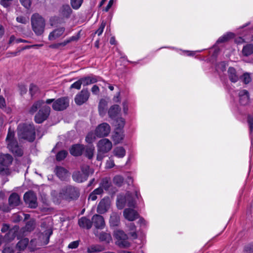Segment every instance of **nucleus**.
Segmentation results:
<instances>
[{"mask_svg":"<svg viewBox=\"0 0 253 253\" xmlns=\"http://www.w3.org/2000/svg\"><path fill=\"white\" fill-rule=\"evenodd\" d=\"M19 139L33 142L36 138V130L33 124L21 123L17 126Z\"/></svg>","mask_w":253,"mask_h":253,"instance_id":"1","label":"nucleus"},{"mask_svg":"<svg viewBox=\"0 0 253 253\" xmlns=\"http://www.w3.org/2000/svg\"><path fill=\"white\" fill-rule=\"evenodd\" d=\"M7 148L15 157H22L23 155V148L20 145L15 137V132L9 128L5 139Z\"/></svg>","mask_w":253,"mask_h":253,"instance_id":"2","label":"nucleus"},{"mask_svg":"<svg viewBox=\"0 0 253 253\" xmlns=\"http://www.w3.org/2000/svg\"><path fill=\"white\" fill-rule=\"evenodd\" d=\"M59 195L60 197L67 200H76L79 197L80 193L77 187L72 185H67L60 190Z\"/></svg>","mask_w":253,"mask_h":253,"instance_id":"3","label":"nucleus"},{"mask_svg":"<svg viewBox=\"0 0 253 253\" xmlns=\"http://www.w3.org/2000/svg\"><path fill=\"white\" fill-rule=\"evenodd\" d=\"M97 155L96 159L97 161H102L105 157V154L109 152L112 148V143L107 138H102L97 144Z\"/></svg>","mask_w":253,"mask_h":253,"instance_id":"4","label":"nucleus"},{"mask_svg":"<svg viewBox=\"0 0 253 253\" xmlns=\"http://www.w3.org/2000/svg\"><path fill=\"white\" fill-rule=\"evenodd\" d=\"M31 24L33 30L36 35L40 36L43 33L45 20L39 14L35 13L32 16Z\"/></svg>","mask_w":253,"mask_h":253,"instance_id":"5","label":"nucleus"},{"mask_svg":"<svg viewBox=\"0 0 253 253\" xmlns=\"http://www.w3.org/2000/svg\"><path fill=\"white\" fill-rule=\"evenodd\" d=\"M45 103L50 104L52 103V108L55 111H61L66 109L69 105V99L67 97H62L55 99H47Z\"/></svg>","mask_w":253,"mask_h":253,"instance_id":"6","label":"nucleus"},{"mask_svg":"<svg viewBox=\"0 0 253 253\" xmlns=\"http://www.w3.org/2000/svg\"><path fill=\"white\" fill-rule=\"evenodd\" d=\"M81 171H75L72 175L73 179L78 183L86 181L89 174V167L87 165L82 166Z\"/></svg>","mask_w":253,"mask_h":253,"instance_id":"7","label":"nucleus"},{"mask_svg":"<svg viewBox=\"0 0 253 253\" xmlns=\"http://www.w3.org/2000/svg\"><path fill=\"white\" fill-rule=\"evenodd\" d=\"M114 236L116 239V244L119 247L128 248L130 246V243L127 241V235L123 230L115 231Z\"/></svg>","mask_w":253,"mask_h":253,"instance_id":"8","label":"nucleus"},{"mask_svg":"<svg viewBox=\"0 0 253 253\" xmlns=\"http://www.w3.org/2000/svg\"><path fill=\"white\" fill-rule=\"evenodd\" d=\"M50 107L47 105H43L35 116V121L36 123L41 124L46 120L50 113Z\"/></svg>","mask_w":253,"mask_h":253,"instance_id":"9","label":"nucleus"},{"mask_svg":"<svg viewBox=\"0 0 253 253\" xmlns=\"http://www.w3.org/2000/svg\"><path fill=\"white\" fill-rule=\"evenodd\" d=\"M23 198L26 204L30 208L35 209L38 207L37 195L34 191L30 190L26 192Z\"/></svg>","mask_w":253,"mask_h":253,"instance_id":"10","label":"nucleus"},{"mask_svg":"<svg viewBox=\"0 0 253 253\" xmlns=\"http://www.w3.org/2000/svg\"><path fill=\"white\" fill-rule=\"evenodd\" d=\"M90 93L87 88L83 89L75 97V102L78 105H82L86 102L89 97Z\"/></svg>","mask_w":253,"mask_h":253,"instance_id":"11","label":"nucleus"},{"mask_svg":"<svg viewBox=\"0 0 253 253\" xmlns=\"http://www.w3.org/2000/svg\"><path fill=\"white\" fill-rule=\"evenodd\" d=\"M110 132V126L106 123H103L96 128L95 134L98 137H103L107 136Z\"/></svg>","mask_w":253,"mask_h":253,"instance_id":"12","label":"nucleus"},{"mask_svg":"<svg viewBox=\"0 0 253 253\" xmlns=\"http://www.w3.org/2000/svg\"><path fill=\"white\" fill-rule=\"evenodd\" d=\"M110 206V201L108 197H105L100 201L97 208V212L99 214H104L109 210Z\"/></svg>","mask_w":253,"mask_h":253,"instance_id":"13","label":"nucleus"},{"mask_svg":"<svg viewBox=\"0 0 253 253\" xmlns=\"http://www.w3.org/2000/svg\"><path fill=\"white\" fill-rule=\"evenodd\" d=\"M92 225H93L95 228L102 229L105 226V222L103 217L100 215L95 214L91 218Z\"/></svg>","mask_w":253,"mask_h":253,"instance_id":"14","label":"nucleus"},{"mask_svg":"<svg viewBox=\"0 0 253 253\" xmlns=\"http://www.w3.org/2000/svg\"><path fill=\"white\" fill-rule=\"evenodd\" d=\"M123 213L125 218L131 221L135 220L139 217V214L136 211L129 208L125 209Z\"/></svg>","mask_w":253,"mask_h":253,"instance_id":"15","label":"nucleus"},{"mask_svg":"<svg viewBox=\"0 0 253 253\" xmlns=\"http://www.w3.org/2000/svg\"><path fill=\"white\" fill-rule=\"evenodd\" d=\"M21 200L19 195L16 193H12L8 198V205L10 207L14 208L20 205Z\"/></svg>","mask_w":253,"mask_h":253,"instance_id":"16","label":"nucleus"},{"mask_svg":"<svg viewBox=\"0 0 253 253\" xmlns=\"http://www.w3.org/2000/svg\"><path fill=\"white\" fill-rule=\"evenodd\" d=\"M239 102L241 105L246 106L250 102V94L248 90L243 89L239 91Z\"/></svg>","mask_w":253,"mask_h":253,"instance_id":"17","label":"nucleus"},{"mask_svg":"<svg viewBox=\"0 0 253 253\" xmlns=\"http://www.w3.org/2000/svg\"><path fill=\"white\" fill-rule=\"evenodd\" d=\"M84 150V145L80 144L73 145L69 149L70 154L76 157L81 156Z\"/></svg>","mask_w":253,"mask_h":253,"instance_id":"18","label":"nucleus"},{"mask_svg":"<svg viewBox=\"0 0 253 253\" xmlns=\"http://www.w3.org/2000/svg\"><path fill=\"white\" fill-rule=\"evenodd\" d=\"M227 73L229 79L232 83H235L237 82L240 79V76L234 67H229Z\"/></svg>","mask_w":253,"mask_h":253,"instance_id":"19","label":"nucleus"},{"mask_svg":"<svg viewBox=\"0 0 253 253\" xmlns=\"http://www.w3.org/2000/svg\"><path fill=\"white\" fill-rule=\"evenodd\" d=\"M65 31V28L63 27H60L54 29L50 33L48 36V40L52 41L61 37Z\"/></svg>","mask_w":253,"mask_h":253,"instance_id":"20","label":"nucleus"},{"mask_svg":"<svg viewBox=\"0 0 253 253\" xmlns=\"http://www.w3.org/2000/svg\"><path fill=\"white\" fill-rule=\"evenodd\" d=\"M110 225L111 227H116L120 223V214L117 212H112L109 219Z\"/></svg>","mask_w":253,"mask_h":253,"instance_id":"21","label":"nucleus"},{"mask_svg":"<svg viewBox=\"0 0 253 253\" xmlns=\"http://www.w3.org/2000/svg\"><path fill=\"white\" fill-rule=\"evenodd\" d=\"M121 109L118 105H113L109 108L108 113L109 117L116 119L121 112Z\"/></svg>","mask_w":253,"mask_h":253,"instance_id":"22","label":"nucleus"},{"mask_svg":"<svg viewBox=\"0 0 253 253\" xmlns=\"http://www.w3.org/2000/svg\"><path fill=\"white\" fill-rule=\"evenodd\" d=\"M54 172L57 176L61 180H64L66 177L68 170L61 166H56Z\"/></svg>","mask_w":253,"mask_h":253,"instance_id":"23","label":"nucleus"},{"mask_svg":"<svg viewBox=\"0 0 253 253\" xmlns=\"http://www.w3.org/2000/svg\"><path fill=\"white\" fill-rule=\"evenodd\" d=\"M13 161V158L10 154L0 155V164L8 168Z\"/></svg>","mask_w":253,"mask_h":253,"instance_id":"24","label":"nucleus"},{"mask_svg":"<svg viewBox=\"0 0 253 253\" xmlns=\"http://www.w3.org/2000/svg\"><path fill=\"white\" fill-rule=\"evenodd\" d=\"M99 186L103 190L109 191L112 186V181L110 177H105L101 179Z\"/></svg>","mask_w":253,"mask_h":253,"instance_id":"25","label":"nucleus"},{"mask_svg":"<svg viewBox=\"0 0 253 253\" xmlns=\"http://www.w3.org/2000/svg\"><path fill=\"white\" fill-rule=\"evenodd\" d=\"M78 224L80 227L86 229H89L92 227L91 220L85 216L82 217L79 219Z\"/></svg>","mask_w":253,"mask_h":253,"instance_id":"26","label":"nucleus"},{"mask_svg":"<svg viewBox=\"0 0 253 253\" xmlns=\"http://www.w3.org/2000/svg\"><path fill=\"white\" fill-rule=\"evenodd\" d=\"M18 227H14L8 230V232L4 235V239L6 241L10 242L13 240L17 235Z\"/></svg>","mask_w":253,"mask_h":253,"instance_id":"27","label":"nucleus"},{"mask_svg":"<svg viewBox=\"0 0 253 253\" xmlns=\"http://www.w3.org/2000/svg\"><path fill=\"white\" fill-rule=\"evenodd\" d=\"M83 86H86L90 84L95 83L97 82L96 77L92 75L80 78Z\"/></svg>","mask_w":253,"mask_h":253,"instance_id":"28","label":"nucleus"},{"mask_svg":"<svg viewBox=\"0 0 253 253\" xmlns=\"http://www.w3.org/2000/svg\"><path fill=\"white\" fill-rule=\"evenodd\" d=\"M44 103V102L42 100H39L35 102L29 109V112L31 114H34L43 106Z\"/></svg>","mask_w":253,"mask_h":253,"instance_id":"29","label":"nucleus"},{"mask_svg":"<svg viewBox=\"0 0 253 253\" xmlns=\"http://www.w3.org/2000/svg\"><path fill=\"white\" fill-rule=\"evenodd\" d=\"M107 106V102L104 99H101L98 104L99 114L101 116H104L106 114Z\"/></svg>","mask_w":253,"mask_h":253,"instance_id":"30","label":"nucleus"},{"mask_svg":"<svg viewBox=\"0 0 253 253\" xmlns=\"http://www.w3.org/2000/svg\"><path fill=\"white\" fill-rule=\"evenodd\" d=\"M253 53V44L251 43L247 44L243 46L242 54L245 56H249Z\"/></svg>","mask_w":253,"mask_h":253,"instance_id":"31","label":"nucleus"},{"mask_svg":"<svg viewBox=\"0 0 253 253\" xmlns=\"http://www.w3.org/2000/svg\"><path fill=\"white\" fill-rule=\"evenodd\" d=\"M234 36L235 34L234 33L232 32H228L226 34L223 35L222 36L220 37L218 39L216 42L218 43L224 42H225L229 41L230 39H233L234 38Z\"/></svg>","mask_w":253,"mask_h":253,"instance_id":"32","label":"nucleus"},{"mask_svg":"<svg viewBox=\"0 0 253 253\" xmlns=\"http://www.w3.org/2000/svg\"><path fill=\"white\" fill-rule=\"evenodd\" d=\"M113 153L118 158H123L126 155V150L123 147H117L114 149Z\"/></svg>","mask_w":253,"mask_h":253,"instance_id":"33","label":"nucleus"},{"mask_svg":"<svg viewBox=\"0 0 253 253\" xmlns=\"http://www.w3.org/2000/svg\"><path fill=\"white\" fill-rule=\"evenodd\" d=\"M126 198L127 206L129 207L134 208L136 203L132 197L131 193L129 192H127L126 193Z\"/></svg>","mask_w":253,"mask_h":253,"instance_id":"34","label":"nucleus"},{"mask_svg":"<svg viewBox=\"0 0 253 253\" xmlns=\"http://www.w3.org/2000/svg\"><path fill=\"white\" fill-rule=\"evenodd\" d=\"M72 10L68 4L63 5L61 8V13L65 17H69Z\"/></svg>","mask_w":253,"mask_h":253,"instance_id":"35","label":"nucleus"},{"mask_svg":"<svg viewBox=\"0 0 253 253\" xmlns=\"http://www.w3.org/2000/svg\"><path fill=\"white\" fill-rule=\"evenodd\" d=\"M124 136L123 133L117 131H115L114 134L112 135L113 140L115 144H118L123 139Z\"/></svg>","mask_w":253,"mask_h":253,"instance_id":"36","label":"nucleus"},{"mask_svg":"<svg viewBox=\"0 0 253 253\" xmlns=\"http://www.w3.org/2000/svg\"><path fill=\"white\" fill-rule=\"evenodd\" d=\"M94 147L92 146L87 147L85 150V156L89 160H91L94 155Z\"/></svg>","mask_w":253,"mask_h":253,"instance_id":"37","label":"nucleus"},{"mask_svg":"<svg viewBox=\"0 0 253 253\" xmlns=\"http://www.w3.org/2000/svg\"><path fill=\"white\" fill-rule=\"evenodd\" d=\"M124 181V179L123 177L120 175H115L113 179V183L118 187L122 186Z\"/></svg>","mask_w":253,"mask_h":253,"instance_id":"38","label":"nucleus"},{"mask_svg":"<svg viewBox=\"0 0 253 253\" xmlns=\"http://www.w3.org/2000/svg\"><path fill=\"white\" fill-rule=\"evenodd\" d=\"M99 239L102 241H106L107 243H109L110 241L111 240L112 238L110 234L102 232L99 235Z\"/></svg>","mask_w":253,"mask_h":253,"instance_id":"39","label":"nucleus"},{"mask_svg":"<svg viewBox=\"0 0 253 253\" xmlns=\"http://www.w3.org/2000/svg\"><path fill=\"white\" fill-rule=\"evenodd\" d=\"M104 248L99 245H92L87 248V253H92L103 251Z\"/></svg>","mask_w":253,"mask_h":253,"instance_id":"40","label":"nucleus"},{"mask_svg":"<svg viewBox=\"0 0 253 253\" xmlns=\"http://www.w3.org/2000/svg\"><path fill=\"white\" fill-rule=\"evenodd\" d=\"M29 243V240L25 238L19 241L17 244V247L21 250H24L27 246Z\"/></svg>","mask_w":253,"mask_h":253,"instance_id":"41","label":"nucleus"},{"mask_svg":"<svg viewBox=\"0 0 253 253\" xmlns=\"http://www.w3.org/2000/svg\"><path fill=\"white\" fill-rule=\"evenodd\" d=\"M126 203V198L121 197H118L117 200V206L118 209H122L125 206Z\"/></svg>","mask_w":253,"mask_h":253,"instance_id":"42","label":"nucleus"},{"mask_svg":"<svg viewBox=\"0 0 253 253\" xmlns=\"http://www.w3.org/2000/svg\"><path fill=\"white\" fill-rule=\"evenodd\" d=\"M68 153L66 150H61L57 153L56 156V159L57 161H61L64 160L67 156Z\"/></svg>","mask_w":253,"mask_h":253,"instance_id":"43","label":"nucleus"},{"mask_svg":"<svg viewBox=\"0 0 253 253\" xmlns=\"http://www.w3.org/2000/svg\"><path fill=\"white\" fill-rule=\"evenodd\" d=\"M39 89L37 85L31 84L30 85L29 92L32 97H34L39 92Z\"/></svg>","mask_w":253,"mask_h":253,"instance_id":"44","label":"nucleus"},{"mask_svg":"<svg viewBox=\"0 0 253 253\" xmlns=\"http://www.w3.org/2000/svg\"><path fill=\"white\" fill-rule=\"evenodd\" d=\"M84 0H70L71 5L74 9H78L82 5Z\"/></svg>","mask_w":253,"mask_h":253,"instance_id":"45","label":"nucleus"},{"mask_svg":"<svg viewBox=\"0 0 253 253\" xmlns=\"http://www.w3.org/2000/svg\"><path fill=\"white\" fill-rule=\"evenodd\" d=\"M240 79L242 80L245 84H248L252 81L250 74L248 73H244L242 76H240Z\"/></svg>","mask_w":253,"mask_h":253,"instance_id":"46","label":"nucleus"},{"mask_svg":"<svg viewBox=\"0 0 253 253\" xmlns=\"http://www.w3.org/2000/svg\"><path fill=\"white\" fill-rule=\"evenodd\" d=\"M14 0H0V4L6 9H9Z\"/></svg>","mask_w":253,"mask_h":253,"instance_id":"47","label":"nucleus"},{"mask_svg":"<svg viewBox=\"0 0 253 253\" xmlns=\"http://www.w3.org/2000/svg\"><path fill=\"white\" fill-rule=\"evenodd\" d=\"M227 64L225 61H221L218 63L216 65V69L217 70H220L221 72H224L226 70V67Z\"/></svg>","mask_w":253,"mask_h":253,"instance_id":"48","label":"nucleus"},{"mask_svg":"<svg viewBox=\"0 0 253 253\" xmlns=\"http://www.w3.org/2000/svg\"><path fill=\"white\" fill-rule=\"evenodd\" d=\"M52 233L53 231L51 228H48L43 232V235L46 238V244L49 242V238Z\"/></svg>","mask_w":253,"mask_h":253,"instance_id":"49","label":"nucleus"},{"mask_svg":"<svg viewBox=\"0 0 253 253\" xmlns=\"http://www.w3.org/2000/svg\"><path fill=\"white\" fill-rule=\"evenodd\" d=\"M21 5L27 9H29L32 5V0H19Z\"/></svg>","mask_w":253,"mask_h":253,"instance_id":"50","label":"nucleus"},{"mask_svg":"<svg viewBox=\"0 0 253 253\" xmlns=\"http://www.w3.org/2000/svg\"><path fill=\"white\" fill-rule=\"evenodd\" d=\"M26 230L28 231H31L35 228V222L33 220L28 221L26 224L25 227Z\"/></svg>","mask_w":253,"mask_h":253,"instance_id":"51","label":"nucleus"},{"mask_svg":"<svg viewBox=\"0 0 253 253\" xmlns=\"http://www.w3.org/2000/svg\"><path fill=\"white\" fill-rule=\"evenodd\" d=\"M247 122L249 126L250 133H252L253 131V115H248Z\"/></svg>","mask_w":253,"mask_h":253,"instance_id":"52","label":"nucleus"},{"mask_svg":"<svg viewBox=\"0 0 253 253\" xmlns=\"http://www.w3.org/2000/svg\"><path fill=\"white\" fill-rule=\"evenodd\" d=\"M95 137L93 133H88L85 137V141L89 143H92L95 140Z\"/></svg>","mask_w":253,"mask_h":253,"instance_id":"53","label":"nucleus"},{"mask_svg":"<svg viewBox=\"0 0 253 253\" xmlns=\"http://www.w3.org/2000/svg\"><path fill=\"white\" fill-rule=\"evenodd\" d=\"M9 173V169L0 164V174L2 175H8Z\"/></svg>","mask_w":253,"mask_h":253,"instance_id":"54","label":"nucleus"},{"mask_svg":"<svg viewBox=\"0 0 253 253\" xmlns=\"http://www.w3.org/2000/svg\"><path fill=\"white\" fill-rule=\"evenodd\" d=\"M116 123H117L118 126L116 128L117 130H120V131L124 126L125 125V120L124 119L121 118L118 120H117Z\"/></svg>","mask_w":253,"mask_h":253,"instance_id":"55","label":"nucleus"},{"mask_svg":"<svg viewBox=\"0 0 253 253\" xmlns=\"http://www.w3.org/2000/svg\"><path fill=\"white\" fill-rule=\"evenodd\" d=\"M82 84V83L81 81V79H80L77 81L75 82L71 85L70 88H75L79 90L81 88Z\"/></svg>","mask_w":253,"mask_h":253,"instance_id":"56","label":"nucleus"},{"mask_svg":"<svg viewBox=\"0 0 253 253\" xmlns=\"http://www.w3.org/2000/svg\"><path fill=\"white\" fill-rule=\"evenodd\" d=\"M80 242V240L72 242L68 245V248L70 249H75L79 247Z\"/></svg>","mask_w":253,"mask_h":253,"instance_id":"57","label":"nucleus"},{"mask_svg":"<svg viewBox=\"0 0 253 253\" xmlns=\"http://www.w3.org/2000/svg\"><path fill=\"white\" fill-rule=\"evenodd\" d=\"M244 251L246 253H253V243L246 246Z\"/></svg>","mask_w":253,"mask_h":253,"instance_id":"58","label":"nucleus"},{"mask_svg":"<svg viewBox=\"0 0 253 253\" xmlns=\"http://www.w3.org/2000/svg\"><path fill=\"white\" fill-rule=\"evenodd\" d=\"M106 24L104 22H102L98 30L96 31L95 33L97 34L98 36H100L104 30V29L105 27Z\"/></svg>","mask_w":253,"mask_h":253,"instance_id":"59","label":"nucleus"},{"mask_svg":"<svg viewBox=\"0 0 253 253\" xmlns=\"http://www.w3.org/2000/svg\"><path fill=\"white\" fill-rule=\"evenodd\" d=\"M16 21L20 23L26 24L28 22L27 18L25 17L20 16L16 17Z\"/></svg>","mask_w":253,"mask_h":253,"instance_id":"60","label":"nucleus"},{"mask_svg":"<svg viewBox=\"0 0 253 253\" xmlns=\"http://www.w3.org/2000/svg\"><path fill=\"white\" fill-rule=\"evenodd\" d=\"M99 88L96 85H94L91 88V92L94 94H98L99 92Z\"/></svg>","mask_w":253,"mask_h":253,"instance_id":"61","label":"nucleus"},{"mask_svg":"<svg viewBox=\"0 0 253 253\" xmlns=\"http://www.w3.org/2000/svg\"><path fill=\"white\" fill-rule=\"evenodd\" d=\"M92 192L94 193V194H95L96 195H101L103 193V190L101 188V187L99 186V187L95 189Z\"/></svg>","mask_w":253,"mask_h":253,"instance_id":"62","label":"nucleus"},{"mask_svg":"<svg viewBox=\"0 0 253 253\" xmlns=\"http://www.w3.org/2000/svg\"><path fill=\"white\" fill-rule=\"evenodd\" d=\"M6 106L5 99L3 96H0V108H4Z\"/></svg>","mask_w":253,"mask_h":253,"instance_id":"63","label":"nucleus"},{"mask_svg":"<svg viewBox=\"0 0 253 253\" xmlns=\"http://www.w3.org/2000/svg\"><path fill=\"white\" fill-rule=\"evenodd\" d=\"M2 253H14V250L11 247H5L3 250Z\"/></svg>","mask_w":253,"mask_h":253,"instance_id":"64","label":"nucleus"}]
</instances>
